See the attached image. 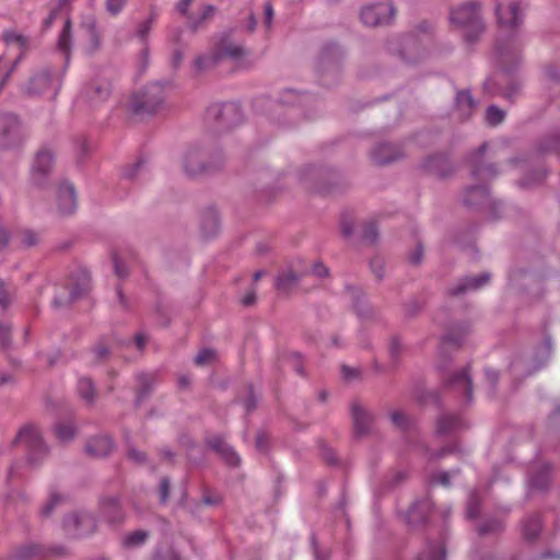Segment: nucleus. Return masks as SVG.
Wrapping results in <instances>:
<instances>
[{"label": "nucleus", "mask_w": 560, "mask_h": 560, "mask_svg": "<svg viewBox=\"0 0 560 560\" xmlns=\"http://www.w3.org/2000/svg\"><path fill=\"white\" fill-rule=\"evenodd\" d=\"M450 20L454 26L462 30L467 43L476 42L485 31L479 5L474 2H466L452 9Z\"/></svg>", "instance_id": "f257e3e1"}, {"label": "nucleus", "mask_w": 560, "mask_h": 560, "mask_svg": "<svg viewBox=\"0 0 560 560\" xmlns=\"http://www.w3.org/2000/svg\"><path fill=\"white\" fill-rule=\"evenodd\" d=\"M246 55L244 47L231 39L230 36H224L217 44L213 54L209 56H199L194 61V69L196 72L205 71L214 67L223 59L240 60Z\"/></svg>", "instance_id": "f03ea898"}, {"label": "nucleus", "mask_w": 560, "mask_h": 560, "mask_svg": "<svg viewBox=\"0 0 560 560\" xmlns=\"http://www.w3.org/2000/svg\"><path fill=\"white\" fill-rule=\"evenodd\" d=\"M223 162L220 154H211L199 145L189 147L183 155V165L189 175L203 172H217Z\"/></svg>", "instance_id": "7ed1b4c3"}, {"label": "nucleus", "mask_w": 560, "mask_h": 560, "mask_svg": "<svg viewBox=\"0 0 560 560\" xmlns=\"http://www.w3.org/2000/svg\"><path fill=\"white\" fill-rule=\"evenodd\" d=\"M164 102V86L156 82L132 96L129 108L133 114H153Z\"/></svg>", "instance_id": "20e7f679"}, {"label": "nucleus", "mask_w": 560, "mask_h": 560, "mask_svg": "<svg viewBox=\"0 0 560 560\" xmlns=\"http://www.w3.org/2000/svg\"><path fill=\"white\" fill-rule=\"evenodd\" d=\"M25 139L26 133L18 116L11 113L0 114V148L15 149Z\"/></svg>", "instance_id": "39448f33"}, {"label": "nucleus", "mask_w": 560, "mask_h": 560, "mask_svg": "<svg viewBox=\"0 0 560 560\" xmlns=\"http://www.w3.org/2000/svg\"><path fill=\"white\" fill-rule=\"evenodd\" d=\"M14 444L28 453L27 462L31 465L37 464L47 453L40 433L34 425L22 428L14 441Z\"/></svg>", "instance_id": "423d86ee"}, {"label": "nucleus", "mask_w": 560, "mask_h": 560, "mask_svg": "<svg viewBox=\"0 0 560 560\" xmlns=\"http://www.w3.org/2000/svg\"><path fill=\"white\" fill-rule=\"evenodd\" d=\"M395 15L390 3L366 5L361 11V20L365 25L377 26L388 23Z\"/></svg>", "instance_id": "0eeeda50"}, {"label": "nucleus", "mask_w": 560, "mask_h": 560, "mask_svg": "<svg viewBox=\"0 0 560 560\" xmlns=\"http://www.w3.org/2000/svg\"><path fill=\"white\" fill-rule=\"evenodd\" d=\"M65 530L74 537L89 535L95 529V521L88 513H73L63 522Z\"/></svg>", "instance_id": "6e6552de"}, {"label": "nucleus", "mask_w": 560, "mask_h": 560, "mask_svg": "<svg viewBox=\"0 0 560 560\" xmlns=\"http://www.w3.org/2000/svg\"><path fill=\"white\" fill-rule=\"evenodd\" d=\"M59 86V82L51 78L49 71L43 69L31 78L26 92L30 95H40L48 91L57 92Z\"/></svg>", "instance_id": "1a4fd4ad"}, {"label": "nucleus", "mask_w": 560, "mask_h": 560, "mask_svg": "<svg viewBox=\"0 0 560 560\" xmlns=\"http://www.w3.org/2000/svg\"><path fill=\"white\" fill-rule=\"evenodd\" d=\"M495 15L501 27L512 30L523 22V13L517 3L503 5L499 3L495 7Z\"/></svg>", "instance_id": "9d476101"}, {"label": "nucleus", "mask_w": 560, "mask_h": 560, "mask_svg": "<svg viewBox=\"0 0 560 560\" xmlns=\"http://www.w3.org/2000/svg\"><path fill=\"white\" fill-rule=\"evenodd\" d=\"M404 155L400 147L393 143H380L371 152V159L377 164H388Z\"/></svg>", "instance_id": "9b49d317"}, {"label": "nucleus", "mask_w": 560, "mask_h": 560, "mask_svg": "<svg viewBox=\"0 0 560 560\" xmlns=\"http://www.w3.org/2000/svg\"><path fill=\"white\" fill-rule=\"evenodd\" d=\"M58 207L62 214H71L77 208V196L74 187L68 182H63L57 192Z\"/></svg>", "instance_id": "f8f14e48"}, {"label": "nucleus", "mask_w": 560, "mask_h": 560, "mask_svg": "<svg viewBox=\"0 0 560 560\" xmlns=\"http://www.w3.org/2000/svg\"><path fill=\"white\" fill-rule=\"evenodd\" d=\"M90 290V278L89 276L83 272L78 282L73 283L70 289L69 298L63 299L61 296H57L54 300V305L56 307L62 306L67 303H70L72 301L78 300L79 298L83 296L85 293H88Z\"/></svg>", "instance_id": "ddd939ff"}, {"label": "nucleus", "mask_w": 560, "mask_h": 560, "mask_svg": "<svg viewBox=\"0 0 560 560\" xmlns=\"http://www.w3.org/2000/svg\"><path fill=\"white\" fill-rule=\"evenodd\" d=\"M110 94V83L107 80L93 81L84 92L85 97L92 104L105 101Z\"/></svg>", "instance_id": "4468645a"}, {"label": "nucleus", "mask_w": 560, "mask_h": 560, "mask_svg": "<svg viewBox=\"0 0 560 560\" xmlns=\"http://www.w3.org/2000/svg\"><path fill=\"white\" fill-rule=\"evenodd\" d=\"M55 155L48 149L39 150L33 161L32 171L37 175H45L54 171Z\"/></svg>", "instance_id": "2eb2a0df"}, {"label": "nucleus", "mask_w": 560, "mask_h": 560, "mask_svg": "<svg viewBox=\"0 0 560 560\" xmlns=\"http://www.w3.org/2000/svg\"><path fill=\"white\" fill-rule=\"evenodd\" d=\"M464 202L470 207L493 206L488 189L485 186L469 188L464 196Z\"/></svg>", "instance_id": "dca6fc26"}, {"label": "nucleus", "mask_w": 560, "mask_h": 560, "mask_svg": "<svg viewBox=\"0 0 560 560\" xmlns=\"http://www.w3.org/2000/svg\"><path fill=\"white\" fill-rule=\"evenodd\" d=\"M351 411L357 434H365L372 423L371 415L358 404H352Z\"/></svg>", "instance_id": "f3484780"}, {"label": "nucleus", "mask_w": 560, "mask_h": 560, "mask_svg": "<svg viewBox=\"0 0 560 560\" xmlns=\"http://www.w3.org/2000/svg\"><path fill=\"white\" fill-rule=\"evenodd\" d=\"M113 448V443L107 436H96L91 439L85 446L86 453L95 456L102 457L109 454Z\"/></svg>", "instance_id": "a211bd4d"}, {"label": "nucleus", "mask_w": 560, "mask_h": 560, "mask_svg": "<svg viewBox=\"0 0 560 560\" xmlns=\"http://www.w3.org/2000/svg\"><path fill=\"white\" fill-rule=\"evenodd\" d=\"M450 386L463 390L467 400L471 399L472 385L467 369L455 373L450 380Z\"/></svg>", "instance_id": "6ab92c4d"}, {"label": "nucleus", "mask_w": 560, "mask_h": 560, "mask_svg": "<svg viewBox=\"0 0 560 560\" xmlns=\"http://www.w3.org/2000/svg\"><path fill=\"white\" fill-rule=\"evenodd\" d=\"M208 444L220 453L230 465H237L240 458L235 452H233L220 436L209 439Z\"/></svg>", "instance_id": "aec40b11"}, {"label": "nucleus", "mask_w": 560, "mask_h": 560, "mask_svg": "<svg viewBox=\"0 0 560 560\" xmlns=\"http://www.w3.org/2000/svg\"><path fill=\"white\" fill-rule=\"evenodd\" d=\"M490 280L489 273H482L478 277L466 278L462 284L452 291V294L457 295L467 291L477 290L488 283Z\"/></svg>", "instance_id": "412c9836"}, {"label": "nucleus", "mask_w": 560, "mask_h": 560, "mask_svg": "<svg viewBox=\"0 0 560 560\" xmlns=\"http://www.w3.org/2000/svg\"><path fill=\"white\" fill-rule=\"evenodd\" d=\"M463 427V421L454 415H444L438 420L436 431L439 434H448Z\"/></svg>", "instance_id": "4be33fe9"}, {"label": "nucleus", "mask_w": 560, "mask_h": 560, "mask_svg": "<svg viewBox=\"0 0 560 560\" xmlns=\"http://www.w3.org/2000/svg\"><path fill=\"white\" fill-rule=\"evenodd\" d=\"M102 512L110 523H119L124 518L119 502L115 498H109L103 501Z\"/></svg>", "instance_id": "5701e85b"}, {"label": "nucleus", "mask_w": 560, "mask_h": 560, "mask_svg": "<svg viewBox=\"0 0 560 560\" xmlns=\"http://www.w3.org/2000/svg\"><path fill=\"white\" fill-rule=\"evenodd\" d=\"M477 103L474 101L469 91H460L456 95V107L463 117H469L476 108Z\"/></svg>", "instance_id": "b1692460"}, {"label": "nucleus", "mask_w": 560, "mask_h": 560, "mask_svg": "<svg viewBox=\"0 0 560 560\" xmlns=\"http://www.w3.org/2000/svg\"><path fill=\"white\" fill-rule=\"evenodd\" d=\"M82 31L85 37V43L83 44V49L86 54H92L98 47V35L95 30V25L93 22L84 23L82 25Z\"/></svg>", "instance_id": "393cba45"}, {"label": "nucleus", "mask_w": 560, "mask_h": 560, "mask_svg": "<svg viewBox=\"0 0 560 560\" xmlns=\"http://www.w3.org/2000/svg\"><path fill=\"white\" fill-rule=\"evenodd\" d=\"M541 529V522L538 515L529 516L523 523V536L526 540L536 539Z\"/></svg>", "instance_id": "a878e982"}, {"label": "nucleus", "mask_w": 560, "mask_h": 560, "mask_svg": "<svg viewBox=\"0 0 560 560\" xmlns=\"http://www.w3.org/2000/svg\"><path fill=\"white\" fill-rule=\"evenodd\" d=\"M219 229V217L215 211H208L203 214L201 230L206 237L213 236Z\"/></svg>", "instance_id": "bb28decb"}, {"label": "nucleus", "mask_w": 560, "mask_h": 560, "mask_svg": "<svg viewBox=\"0 0 560 560\" xmlns=\"http://www.w3.org/2000/svg\"><path fill=\"white\" fill-rule=\"evenodd\" d=\"M550 481V467L544 465L539 471L535 472L530 477V486L538 490H545Z\"/></svg>", "instance_id": "cd10ccee"}, {"label": "nucleus", "mask_w": 560, "mask_h": 560, "mask_svg": "<svg viewBox=\"0 0 560 560\" xmlns=\"http://www.w3.org/2000/svg\"><path fill=\"white\" fill-rule=\"evenodd\" d=\"M217 113L218 118H220L226 127L233 125V121L230 120L232 116L240 115V108L236 104L230 103L220 106L219 108H213Z\"/></svg>", "instance_id": "c85d7f7f"}, {"label": "nucleus", "mask_w": 560, "mask_h": 560, "mask_svg": "<svg viewBox=\"0 0 560 560\" xmlns=\"http://www.w3.org/2000/svg\"><path fill=\"white\" fill-rule=\"evenodd\" d=\"M417 560H445V548L443 541L429 545L428 550L422 552Z\"/></svg>", "instance_id": "c756f323"}, {"label": "nucleus", "mask_w": 560, "mask_h": 560, "mask_svg": "<svg viewBox=\"0 0 560 560\" xmlns=\"http://www.w3.org/2000/svg\"><path fill=\"white\" fill-rule=\"evenodd\" d=\"M149 537V533L147 530L138 529L127 534L124 537L122 544L125 547L133 548L143 545Z\"/></svg>", "instance_id": "7c9ffc66"}, {"label": "nucleus", "mask_w": 560, "mask_h": 560, "mask_svg": "<svg viewBox=\"0 0 560 560\" xmlns=\"http://www.w3.org/2000/svg\"><path fill=\"white\" fill-rule=\"evenodd\" d=\"M78 392L80 396L88 402H92L95 397V387L93 382L88 377H82L78 383Z\"/></svg>", "instance_id": "2f4dec72"}, {"label": "nucleus", "mask_w": 560, "mask_h": 560, "mask_svg": "<svg viewBox=\"0 0 560 560\" xmlns=\"http://www.w3.org/2000/svg\"><path fill=\"white\" fill-rule=\"evenodd\" d=\"M298 281V276L292 271H287L277 278L276 287L282 292H289Z\"/></svg>", "instance_id": "473e14b6"}, {"label": "nucleus", "mask_w": 560, "mask_h": 560, "mask_svg": "<svg viewBox=\"0 0 560 560\" xmlns=\"http://www.w3.org/2000/svg\"><path fill=\"white\" fill-rule=\"evenodd\" d=\"M70 45H71V22L70 20H67L63 28L59 35L58 38V49L63 51L67 56L70 51Z\"/></svg>", "instance_id": "72a5a7b5"}, {"label": "nucleus", "mask_w": 560, "mask_h": 560, "mask_svg": "<svg viewBox=\"0 0 560 560\" xmlns=\"http://www.w3.org/2000/svg\"><path fill=\"white\" fill-rule=\"evenodd\" d=\"M55 432H56V436L61 442H68L74 436L75 429L72 425V423H70V422L63 423L62 422V423H59L56 425Z\"/></svg>", "instance_id": "f704fd0d"}, {"label": "nucleus", "mask_w": 560, "mask_h": 560, "mask_svg": "<svg viewBox=\"0 0 560 560\" xmlns=\"http://www.w3.org/2000/svg\"><path fill=\"white\" fill-rule=\"evenodd\" d=\"M504 112L500 109L498 106L491 105L487 109L486 119L489 125L497 126L504 119Z\"/></svg>", "instance_id": "c9c22d12"}, {"label": "nucleus", "mask_w": 560, "mask_h": 560, "mask_svg": "<svg viewBox=\"0 0 560 560\" xmlns=\"http://www.w3.org/2000/svg\"><path fill=\"white\" fill-rule=\"evenodd\" d=\"M446 164H447V161H446L445 156H443V155L431 156L425 162V168L429 172H432V171L443 172Z\"/></svg>", "instance_id": "e433bc0d"}, {"label": "nucleus", "mask_w": 560, "mask_h": 560, "mask_svg": "<svg viewBox=\"0 0 560 560\" xmlns=\"http://www.w3.org/2000/svg\"><path fill=\"white\" fill-rule=\"evenodd\" d=\"M155 19H156L155 13H151L150 16L145 21H143L142 23L139 24L136 34L141 40H145L149 32L152 28V25H153V22L155 21Z\"/></svg>", "instance_id": "4c0bfd02"}, {"label": "nucleus", "mask_w": 560, "mask_h": 560, "mask_svg": "<svg viewBox=\"0 0 560 560\" xmlns=\"http://www.w3.org/2000/svg\"><path fill=\"white\" fill-rule=\"evenodd\" d=\"M503 528V522L500 520H489L479 527L481 535L500 532Z\"/></svg>", "instance_id": "58836bf2"}, {"label": "nucleus", "mask_w": 560, "mask_h": 560, "mask_svg": "<svg viewBox=\"0 0 560 560\" xmlns=\"http://www.w3.org/2000/svg\"><path fill=\"white\" fill-rule=\"evenodd\" d=\"M38 556H39V548L34 545L25 546V547L21 548L16 553V557L21 560H32V559L37 558Z\"/></svg>", "instance_id": "ea45409f"}, {"label": "nucleus", "mask_w": 560, "mask_h": 560, "mask_svg": "<svg viewBox=\"0 0 560 560\" xmlns=\"http://www.w3.org/2000/svg\"><path fill=\"white\" fill-rule=\"evenodd\" d=\"M215 351L211 349L201 350L195 358V363L197 365H206L215 360Z\"/></svg>", "instance_id": "a19ab883"}, {"label": "nucleus", "mask_w": 560, "mask_h": 560, "mask_svg": "<svg viewBox=\"0 0 560 560\" xmlns=\"http://www.w3.org/2000/svg\"><path fill=\"white\" fill-rule=\"evenodd\" d=\"M330 179L331 177H316V182L314 183V185L317 188L316 192L318 195L326 196L332 194V189L330 187Z\"/></svg>", "instance_id": "79ce46f5"}, {"label": "nucleus", "mask_w": 560, "mask_h": 560, "mask_svg": "<svg viewBox=\"0 0 560 560\" xmlns=\"http://www.w3.org/2000/svg\"><path fill=\"white\" fill-rule=\"evenodd\" d=\"M390 417L393 423L402 430L410 425L409 418L402 411H394Z\"/></svg>", "instance_id": "37998d69"}, {"label": "nucleus", "mask_w": 560, "mask_h": 560, "mask_svg": "<svg viewBox=\"0 0 560 560\" xmlns=\"http://www.w3.org/2000/svg\"><path fill=\"white\" fill-rule=\"evenodd\" d=\"M362 237L369 243H374L377 237V229L373 222L366 223L364 225Z\"/></svg>", "instance_id": "c03bdc74"}, {"label": "nucleus", "mask_w": 560, "mask_h": 560, "mask_svg": "<svg viewBox=\"0 0 560 560\" xmlns=\"http://www.w3.org/2000/svg\"><path fill=\"white\" fill-rule=\"evenodd\" d=\"M62 501L63 498L61 495L52 493L50 495L48 503L42 510L43 515L48 516L51 513L52 509Z\"/></svg>", "instance_id": "a18cd8bd"}, {"label": "nucleus", "mask_w": 560, "mask_h": 560, "mask_svg": "<svg viewBox=\"0 0 560 560\" xmlns=\"http://www.w3.org/2000/svg\"><path fill=\"white\" fill-rule=\"evenodd\" d=\"M478 513H479V502L477 499V494L471 493L469 503H468V508H467V516L470 518H474L478 515Z\"/></svg>", "instance_id": "49530a36"}, {"label": "nucleus", "mask_w": 560, "mask_h": 560, "mask_svg": "<svg viewBox=\"0 0 560 560\" xmlns=\"http://www.w3.org/2000/svg\"><path fill=\"white\" fill-rule=\"evenodd\" d=\"M125 3L126 0H106V9L110 14L116 15L122 10Z\"/></svg>", "instance_id": "de8ad7c7"}, {"label": "nucleus", "mask_w": 560, "mask_h": 560, "mask_svg": "<svg viewBox=\"0 0 560 560\" xmlns=\"http://www.w3.org/2000/svg\"><path fill=\"white\" fill-rule=\"evenodd\" d=\"M170 494V481L166 478H163L160 485V501L162 503L166 502Z\"/></svg>", "instance_id": "09e8293b"}, {"label": "nucleus", "mask_w": 560, "mask_h": 560, "mask_svg": "<svg viewBox=\"0 0 560 560\" xmlns=\"http://www.w3.org/2000/svg\"><path fill=\"white\" fill-rule=\"evenodd\" d=\"M4 40L8 43V44H12V43H19L21 46H24L25 45V39L23 38L22 35L20 34H16L14 32H7L4 34Z\"/></svg>", "instance_id": "8fccbe9b"}, {"label": "nucleus", "mask_w": 560, "mask_h": 560, "mask_svg": "<svg viewBox=\"0 0 560 560\" xmlns=\"http://www.w3.org/2000/svg\"><path fill=\"white\" fill-rule=\"evenodd\" d=\"M128 458L136 464H142L145 459V455L139 451L130 448L127 454Z\"/></svg>", "instance_id": "3c124183"}, {"label": "nucleus", "mask_w": 560, "mask_h": 560, "mask_svg": "<svg viewBox=\"0 0 560 560\" xmlns=\"http://www.w3.org/2000/svg\"><path fill=\"white\" fill-rule=\"evenodd\" d=\"M113 259H114V267H115L116 275L119 278L125 277L127 275V270H126L124 264L120 261V259L117 257V255H115L113 257Z\"/></svg>", "instance_id": "603ef678"}, {"label": "nucleus", "mask_w": 560, "mask_h": 560, "mask_svg": "<svg viewBox=\"0 0 560 560\" xmlns=\"http://www.w3.org/2000/svg\"><path fill=\"white\" fill-rule=\"evenodd\" d=\"M423 250L421 246H418L415 252L410 255L409 260L411 264H419L422 260Z\"/></svg>", "instance_id": "864d4df0"}, {"label": "nucleus", "mask_w": 560, "mask_h": 560, "mask_svg": "<svg viewBox=\"0 0 560 560\" xmlns=\"http://www.w3.org/2000/svg\"><path fill=\"white\" fill-rule=\"evenodd\" d=\"M265 18H266L267 27H270L272 19H273V9L270 3L265 4Z\"/></svg>", "instance_id": "5fc2aeb1"}, {"label": "nucleus", "mask_w": 560, "mask_h": 560, "mask_svg": "<svg viewBox=\"0 0 560 560\" xmlns=\"http://www.w3.org/2000/svg\"><path fill=\"white\" fill-rule=\"evenodd\" d=\"M10 337V329L0 324V340L3 347L7 346Z\"/></svg>", "instance_id": "6e6d98bb"}, {"label": "nucleus", "mask_w": 560, "mask_h": 560, "mask_svg": "<svg viewBox=\"0 0 560 560\" xmlns=\"http://www.w3.org/2000/svg\"><path fill=\"white\" fill-rule=\"evenodd\" d=\"M313 272L318 277H325L328 275V269L323 264H316L313 267Z\"/></svg>", "instance_id": "4d7b16f0"}, {"label": "nucleus", "mask_w": 560, "mask_h": 560, "mask_svg": "<svg viewBox=\"0 0 560 560\" xmlns=\"http://www.w3.org/2000/svg\"><path fill=\"white\" fill-rule=\"evenodd\" d=\"M358 374H359V372L355 369L342 366V375L345 378L351 380V378H354Z\"/></svg>", "instance_id": "13d9d810"}, {"label": "nucleus", "mask_w": 560, "mask_h": 560, "mask_svg": "<svg viewBox=\"0 0 560 560\" xmlns=\"http://www.w3.org/2000/svg\"><path fill=\"white\" fill-rule=\"evenodd\" d=\"M9 304V299L4 290V283L0 282V305L5 307Z\"/></svg>", "instance_id": "bf43d9fd"}, {"label": "nucleus", "mask_w": 560, "mask_h": 560, "mask_svg": "<svg viewBox=\"0 0 560 560\" xmlns=\"http://www.w3.org/2000/svg\"><path fill=\"white\" fill-rule=\"evenodd\" d=\"M136 346L139 350H142L147 343V337L143 334H138L135 337Z\"/></svg>", "instance_id": "052dcab7"}, {"label": "nucleus", "mask_w": 560, "mask_h": 560, "mask_svg": "<svg viewBox=\"0 0 560 560\" xmlns=\"http://www.w3.org/2000/svg\"><path fill=\"white\" fill-rule=\"evenodd\" d=\"M459 340L457 338H455L452 334L447 335L444 337L443 339V346H458L459 345Z\"/></svg>", "instance_id": "680f3d73"}, {"label": "nucleus", "mask_w": 560, "mask_h": 560, "mask_svg": "<svg viewBox=\"0 0 560 560\" xmlns=\"http://www.w3.org/2000/svg\"><path fill=\"white\" fill-rule=\"evenodd\" d=\"M58 12H59V11H58L57 9H55V8H52V9H51V11H50L49 15H48V16H47V19L44 21V24H45V26H46V27H49V26L54 23V21H55V20H56V18H57Z\"/></svg>", "instance_id": "e2e57ef3"}, {"label": "nucleus", "mask_w": 560, "mask_h": 560, "mask_svg": "<svg viewBox=\"0 0 560 560\" xmlns=\"http://www.w3.org/2000/svg\"><path fill=\"white\" fill-rule=\"evenodd\" d=\"M192 0H179V2L177 3V10L185 14L188 10V7L190 5Z\"/></svg>", "instance_id": "0e129e2a"}, {"label": "nucleus", "mask_w": 560, "mask_h": 560, "mask_svg": "<svg viewBox=\"0 0 560 560\" xmlns=\"http://www.w3.org/2000/svg\"><path fill=\"white\" fill-rule=\"evenodd\" d=\"M436 480H438L439 483H441L443 486H448L450 485V474L448 472H441L436 477Z\"/></svg>", "instance_id": "69168bd1"}, {"label": "nucleus", "mask_w": 560, "mask_h": 560, "mask_svg": "<svg viewBox=\"0 0 560 560\" xmlns=\"http://www.w3.org/2000/svg\"><path fill=\"white\" fill-rule=\"evenodd\" d=\"M255 300H256L255 292H250L246 296H244L242 303L245 306H249V305L254 304Z\"/></svg>", "instance_id": "338daca9"}, {"label": "nucleus", "mask_w": 560, "mask_h": 560, "mask_svg": "<svg viewBox=\"0 0 560 560\" xmlns=\"http://www.w3.org/2000/svg\"><path fill=\"white\" fill-rule=\"evenodd\" d=\"M546 74H547V77H548L550 80H552V81H558V80H560V74H559V72H558L556 69H553V68L548 69V70L546 71Z\"/></svg>", "instance_id": "774afa93"}]
</instances>
